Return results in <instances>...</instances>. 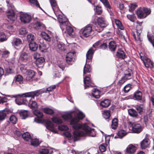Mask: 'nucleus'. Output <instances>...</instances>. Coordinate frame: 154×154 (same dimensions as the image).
I'll use <instances>...</instances> for the list:
<instances>
[{
    "mask_svg": "<svg viewBox=\"0 0 154 154\" xmlns=\"http://www.w3.org/2000/svg\"><path fill=\"white\" fill-rule=\"evenodd\" d=\"M27 33V31L25 28H21L19 30V34L23 36H25Z\"/></svg>",
    "mask_w": 154,
    "mask_h": 154,
    "instance_id": "nucleus-49",
    "label": "nucleus"
},
{
    "mask_svg": "<svg viewBox=\"0 0 154 154\" xmlns=\"http://www.w3.org/2000/svg\"><path fill=\"white\" fill-rule=\"evenodd\" d=\"M52 121L55 123L57 124H60L62 123V121L60 118L53 117L52 118Z\"/></svg>",
    "mask_w": 154,
    "mask_h": 154,
    "instance_id": "nucleus-44",
    "label": "nucleus"
},
{
    "mask_svg": "<svg viewBox=\"0 0 154 154\" xmlns=\"http://www.w3.org/2000/svg\"><path fill=\"white\" fill-rule=\"evenodd\" d=\"M45 124L47 128L50 131L55 133L56 131L54 128V125L53 123L50 121L47 120L45 121Z\"/></svg>",
    "mask_w": 154,
    "mask_h": 154,
    "instance_id": "nucleus-12",
    "label": "nucleus"
},
{
    "mask_svg": "<svg viewBox=\"0 0 154 154\" xmlns=\"http://www.w3.org/2000/svg\"><path fill=\"white\" fill-rule=\"evenodd\" d=\"M109 48L111 51H114L116 48V45L114 41H111L109 43Z\"/></svg>",
    "mask_w": 154,
    "mask_h": 154,
    "instance_id": "nucleus-32",
    "label": "nucleus"
},
{
    "mask_svg": "<svg viewBox=\"0 0 154 154\" xmlns=\"http://www.w3.org/2000/svg\"><path fill=\"white\" fill-rule=\"evenodd\" d=\"M44 111L45 113L51 115L53 114L54 113L53 109L48 108H45L44 109Z\"/></svg>",
    "mask_w": 154,
    "mask_h": 154,
    "instance_id": "nucleus-45",
    "label": "nucleus"
},
{
    "mask_svg": "<svg viewBox=\"0 0 154 154\" xmlns=\"http://www.w3.org/2000/svg\"><path fill=\"white\" fill-rule=\"evenodd\" d=\"M63 118L66 120H67L71 119L72 118L71 115L70 114L64 115L62 116Z\"/></svg>",
    "mask_w": 154,
    "mask_h": 154,
    "instance_id": "nucleus-59",
    "label": "nucleus"
},
{
    "mask_svg": "<svg viewBox=\"0 0 154 154\" xmlns=\"http://www.w3.org/2000/svg\"><path fill=\"white\" fill-rule=\"evenodd\" d=\"M58 21L60 24V26L62 31L65 30V27L69 24L67 19L63 15H59Z\"/></svg>",
    "mask_w": 154,
    "mask_h": 154,
    "instance_id": "nucleus-6",
    "label": "nucleus"
},
{
    "mask_svg": "<svg viewBox=\"0 0 154 154\" xmlns=\"http://www.w3.org/2000/svg\"><path fill=\"white\" fill-rule=\"evenodd\" d=\"M127 134L126 132L123 130H121L118 131L117 133L118 136L120 138H122Z\"/></svg>",
    "mask_w": 154,
    "mask_h": 154,
    "instance_id": "nucleus-43",
    "label": "nucleus"
},
{
    "mask_svg": "<svg viewBox=\"0 0 154 154\" xmlns=\"http://www.w3.org/2000/svg\"><path fill=\"white\" fill-rule=\"evenodd\" d=\"M101 2L103 3L105 7L107 8V9L111 8L110 5L106 0H102Z\"/></svg>",
    "mask_w": 154,
    "mask_h": 154,
    "instance_id": "nucleus-51",
    "label": "nucleus"
},
{
    "mask_svg": "<svg viewBox=\"0 0 154 154\" xmlns=\"http://www.w3.org/2000/svg\"><path fill=\"white\" fill-rule=\"evenodd\" d=\"M39 48L42 52H44L48 48V45L42 44L39 45Z\"/></svg>",
    "mask_w": 154,
    "mask_h": 154,
    "instance_id": "nucleus-41",
    "label": "nucleus"
},
{
    "mask_svg": "<svg viewBox=\"0 0 154 154\" xmlns=\"http://www.w3.org/2000/svg\"><path fill=\"white\" fill-rule=\"evenodd\" d=\"M132 130L134 133H139L142 131L141 125L139 124H134Z\"/></svg>",
    "mask_w": 154,
    "mask_h": 154,
    "instance_id": "nucleus-14",
    "label": "nucleus"
},
{
    "mask_svg": "<svg viewBox=\"0 0 154 154\" xmlns=\"http://www.w3.org/2000/svg\"><path fill=\"white\" fill-rule=\"evenodd\" d=\"M142 93L140 91H137L134 93L133 98L136 100H142Z\"/></svg>",
    "mask_w": 154,
    "mask_h": 154,
    "instance_id": "nucleus-17",
    "label": "nucleus"
},
{
    "mask_svg": "<svg viewBox=\"0 0 154 154\" xmlns=\"http://www.w3.org/2000/svg\"><path fill=\"white\" fill-rule=\"evenodd\" d=\"M50 2L54 12L56 10H58L56 2L54 0H50Z\"/></svg>",
    "mask_w": 154,
    "mask_h": 154,
    "instance_id": "nucleus-40",
    "label": "nucleus"
},
{
    "mask_svg": "<svg viewBox=\"0 0 154 154\" xmlns=\"http://www.w3.org/2000/svg\"><path fill=\"white\" fill-rule=\"evenodd\" d=\"M20 70L23 73L26 74V79L27 80L30 81H32V79L35 75L34 71L31 70H27L26 69L23 68H21Z\"/></svg>",
    "mask_w": 154,
    "mask_h": 154,
    "instance_id": "nucleus-7",
    "label": "nucleus"
},
{
    "mask_svg": "<svg viewBox=\"0 0 154 154\" xmlns=\"http://www.w3.org/2000/svg\"><path fill=\"white\" fill-rule=\"evenodd\" d=\"M56 88V86L55 85H51L48 88H46V89H42L39 90H37L35 91H34V94L36 93H38L37 95L35 96V97H37L40 94L43 93L45 92H46L47 91H52L54 89Z\"/></svg>",
    "mask_w": 154,
    "mask_h": 154,
    "instance_id": "nucleus-8",
    "label": "nucleus"
},
{
    "mask_svg": "<svg viewBox=\"0 0 154 154\" xmlns=\"http://www.w3.org/2000/svg\"><path fill=\"white\" fill-rule=\"evenodd\" d=\"M31 140V145L34 146H37L40 143L39 140L37 138L32 139Z\"/></svg>",
    "mask_w": 154,
    "mask_h": 154,
    "instance_id": "nucleus-35",
    "label": "nucleus"
},
{
    "mask_svg": "<svg viewBox=\"0 0 154 154\" xmlns=\"http://www.w3.org/2000/svg\"><path fill=\"white\" fill-rule=\"evenodd\" d=\"M75 60V58H71L69 57H66V60L67 63L68 64H72V63L74 62Z\"/></svg>",
    "mask_w": 154,
    "mask_h": 154,
    "instance_id": "nucleus-50",
    "label": "nucleus"
},
{
    "mask_svg": "<svg viewBox=\"0 0 154 154\" xmlns=\"http://www.w3.org/2000/svg\"><path fill=\"white\" fill-rule=\"evenodd\" d=\"M100 151L101 152H103L106 150V147L103 144L101 145L99 147Z\"/></svg>",
    "mask_w": 154,
    "mask_h": 154,
    "instance_id": "nucleus-64",
    "label": "nucleus"
},
{
    "mask_svg": "<svg viewBox=\"0 0 154 154\" xmlns=\"http://www.w3.org/2000/svg\"><path fill=\"white\" fill-rule=\"evenodd\" d=\"M29 1L31 3L35 5L36 6H38L41 9L37 0H29Z\"/></svg>",
    "mask_w": 154,
    "mask_h": 154,
    "instance_id": "nucleus-61",
    "label": "nucleus"
},
{
    "mask_svg": "<svg viewBox=\"0 0 154 154\" xmlns=\"http://www.w3.org/2000/svg\"><path fill=\"white\" fill-rule=\"evenodd\" d=\"M93 18L94 20H92V23L96 26L95 27V29L98 32H100L103 30V29L106 26L105 20L104 19L103 17H99L96 19V17L94 16Z\"/></svg>",
    "mask_w": 154,
    "mask_h": 154,
    "instance_id": "nucleus-3",
    "label": "nucleus"
},
{
    "mask_svg": "<svg viewBox=\"0 0 154 154\" xmlns=\"http://www.w3.org/2000/svg\"><path fill=\"white\" fill-rule=\"evenodd\" d=\"M45 60V59L43 57H40L39 58L36 60L35 63L37 66L40 67L43 65Z\"/></svg>",
    "mask_w": 154,
    "mask_h": 154,
    "instance_id": "nucleus-26",
    "label": "nucleus"
},
{
    "mask_svg": "<svg viewBox=\"0 0 154 154\" xmlns=\"http://www.w3.org/2000/svg\"><path fill=\"white\" fill-rule=\"evenodd\" d=\"M21 21L24 23H29L31 20V16L27 13H23L20 15Z\"/></svg>",
    "mask_w": 154,
    "mask_h": 154,
    "instance_id": "nucleus-9",
    "label": "nucleus"
},
{
    "mask_svg": "<svg viewBox=\"0 0 154 154\" xmlns=\"http://www.w3.org/2000/svg\"><path fill=\"white\" fill-rule=\"evenodd\" d=\"M7 6L8 9L7 10V13L8 14L7 15L8 17L12 22L14 21L16 19L15 16V14L13 11L14 9V6L11 3L10 4L7 1Z\"/></svg>",
    "mask_w": 154,
    "mask_h": 154,
    "instance_id": "nucleus-4",
    "label": "nucleus"
},
{
    "mask_svg": "<svg viewBox=\"0 0 154 154\" xmlns=\"http://www.w3.org/2000/svg\"><path fill=\"white\" fill-rule=\"evenodd\" d=\"M40 154H48L49 150L47 149H41L39 150Z\"/></svg>",
    "mask_w": 154,
    "mask_h": 154,
    "instance_id": "nucleus-55",
    "label": "nucleus"
},
{
    "mask_svg": "<svg viewBox=\"0 0 154 154\" xmlns=\"http://www.w3.org/2000/svg\"><path fill=\"white\" fill-rule=\"evenodd\" d=\"M92 30V28L91 25H87L83 29V35L85 37H88L90 35Z\"/></svg>",
    "mask_w": 154,
    "mask_h": 154,
    "instance_id": "nucleus-10",
    "label": "nucleus"
},
{
    "mask_svg": "<svg viewBox=\"0 0 154 154\" xmlns=\"http://www.w3.org/2000/svg\"><path fill=\"white\" fill-rule=\"evenodd\" d=\"M57 48L61 51H64L65 50L64 44L60 42L57 43Z\"/></svg>",
    "mask_w": 154,
    "mask_h": 154,
    "instance_id": "nucleus-42",
    "label": "nucleus"
},
{
    "mask_svg": "<svg viewBox=\"0 0 154 154\" xmlns=\"http://www.w3.org/2000/svg\"><path fill=\"white\" fill-rule=\"evenodd\" d=\"M150 143L149 139L147 138H145L140 143L141 147L142 149H145L149 147Z\"/></svg>",
    "mask_w": 154,
    "mask_h": 154,
    "instance_id": "nucleus-13",
    "label": "nucleus"
},
{
    "mask_svg": "<svg viewBox=\"0 0 154 154\" xmlns=\"http://www.w3.org/2000/svg\"><path fill=\"white\" fill-rule=\"evenodd\" d=\"M35 28L36 29L39 30H44L45 29V25L40 22H37L35 23Z\"/></svg>",
    "mask_w": 154,
    "mask_h": 154,
    "instance_id": "nucleus-24",
    "label": "nucleus"
},
{
    "mask_svg": "<svg viewBox=\"0 0 154 154\" xmlns=\"http://www.w3.org/2000/svg\"><path fill=\"white\" fill-rule=\"evenodd\" d=\"M128 18L132 22H134L135 19V17L134 14H128L127 16Z\"/></svg>",
    "mask_w": 154,
    "mask_h": 154,
    "instance_id": "nucleus-52",
    "label": "nucleus"
},
{
    "mask_svg": "<svg viewBox=\"0 0 154 154\" xmlns=\"http://www.w3.org/2000/svg\"><path fill=\"white\" fill-rule=\"evenodd\" d=\"M59 129L61 131H67L69 128L66 125H61L58 127Z\"/></svg>",
    "mask_w": 154,
    "mask_h": 154,
    "instance_id": "nucleus-57",
    "label": "nucleus"
},
{
    "mask_svg": "<svg viewBox=\"0 0 154 154\" xmlns=\"http://www.w3.org/2000/svg\"><path fill=\"white\" fill-rule=\"evenodd\" d=\"M136 150V147L130 144L128 146L126 149L127 152L131 153L134 152Z\"/></svg>",
    "mask_w": 154,
    "mask_h": 154,
    "instance_id": "nucleus-22",
    "label": "nucleus"
},
{
    "mask_svg": "<svg viewBox=\"0 0 154 154\" xmlns=\"http://www.w3.org/2000/svg\"><path fill=\"white\" fill-rule=\"evenodd\" d=\"M96 12L98 14H101L102 12L101 7L99 6H97L96 7Z\"/></svg>",
    "mask_w": 154,
    "mask_h": 154,
    "instance_id": "nucleus-54",
    "label": "nucleus"
},
{
    "mask_svg": "<svg viewBox=\"0 0 154 154\" xmlns=\"http://www.w3.org/2000/svg\"><path fill=\"white\" fill-rule=\"evenodd\" d=\"M95 51V50L93 49L92 48L89 49L86 54V62L88 61V60H90L92 59Z\"/></svg>",
    "mask_w": 154,
    "mask_h": 154,
    "instance_id": "nucleus-15",
    "label": "nucleus"
},
{
    "mask_svg": "<svg viewBox=\"0 0 154 154\" xmlns=\"http://www.w3.org/2000/svg\"><path fill=\"white\" fill-rule=\"evenodd\" d=\"M65 29H66L69 35L72 37H73V35L72 33H73V30L72 28L69 26V24L68 26H65Z\"/></svg>",
    "mask_w": 154,
    "mask_h": 154,
    "instance_id": "nucleus-30",
    "label": "nucleus"
},
{
    "mask_svg": "<svg viewBox=\"0 0 154 154\" xmlns=\"http://www.w3.org/2000/svg\"><path fill=\"white\" fill-rule=\"evenodd\" d=\"M29 58V56L25 52L22 53L20 55V59L24 62H26Z\"/></svg>",
    "mask_w": 154,
    "mask_h": 154,
    "instance_id": "nucleus-21",
    "label": "nucleus"
},
{
    "mask_svg": "<svg viewBox=\"0 0 154 154\" xmlns=\"http://www.w3.org/2000/svg\"><path fill=\"white\" fill-rule=\"evenodd\" d=\"M118 120L117 119L114 118L112 121L111 128L113 129H116L118 127Z\"/></svg>",
    "mask_w": 154,
    "mask_h": 154,
    "instance_id": "nucleus-37",
    "label": "nucleus"
},
{
    "mask_svg": "<svg viewBox=\"0 0 154 154\" xmlns=\"http://www.w3.org/2000/svg\"><path fill=\"white\" fill-rule=\"evenodd\" d=\"M58 67L61 69L62 70H63L65 67V64L63 62L59 63L58 64Z\"/></svg>",
    "mask_w": 154,
    "mask_h": 154,
    "instance_id": "nucleus-63",
    "label": "nucleus"
},
{
    "mask_svg": "<svg viewBox=\"0 0 154 154\" xmlns=\"http://www.w3.org/2000/svg\"><path fill=\"white\" fill-rule=\"evenodd\" d=\"M7 36L5 33L0 32V42H2L6 40Z\"/></svg>",
    "mask_w": 154,
    "mask_h": 154,
    "instance_id": "nucleus-46",
    "label": "nucleus"
},
{
    "mask_svg": "<svg viewBox=\"0 0 154 154\" xmlns=\"http://www.w3.org/2000/svg\"><path fill=\"white\" fill-rule=\"evenodd\" d=\"M135 108L138 113L141 115L145 110L144 107L143 105L141 104H138L135 106Z\"/></svg>",
    "mask_w": 154,
    "mask_h": 154,
    "instance_id": "nucleus-16",
    "label": "nucleus"
},
{
    "mask_svg": "<svg viewBox=\"0 0 154 154\" xmlns=\"http://www.w3.org/2000/svg\"><path fill=\"white\" fill-rule=\"evenodd\" d=\"M110 111L109 110H104L103 113V116L104 118L106 119H108L107 121H109V118L110 116Z\"/></svg>",
    "mask_w": 154,
    "mask_h": 154,
    "instance_id": "nucleus-39",
    "label": "nucleus"
},
{
    "mask_svg": "<svg viewBox=\"0 0 154 154\" xmlns=\"http://www.w3.org/2000/svg\"><path fill=\"white\" fill-rule=\"evenodd\" d=\"M116 56L119 58L124 59L125 57V52L121 50H119L116 53Z\"/></svg>",
    "mask_w": 154,
    "mask_h": 154,
    "instance_id": "nucleus-19",
    "label": "nucleus"
},
{
    "mask_svg": "<svg viewBox=\"0 0 154 154\" xmlns=\"http://www.w3.org/2000/svg\"><path fill=\"white\" fill-rule=\"evenodd\" d=\"M129 114L134 118H137L138 115V112L133 109H129L128 110Z\"/></svg>",
    "mask_w": 154,
    "mask_h": 154,
    "instance_id": "nucleus-20",
    "label": "nucleus"
},
{
    "mask_svg": "<svg viewBox=\"0 0 154 154\" xmlns=\"http://www.w3.org/2000/svg\"><path fill=\"white\" fill-rule=\"evenodd\" d=\"M127 80L123 77L119 81L118 83V85L121 86Z\"/></svg>",
    "mask_w": 154,
    "mask_h": 154,
    "instance_id": "nucleus-62",
    "label": "nucleus"
},
{
    "mask_svg": "<svg viewBox=\"0 0 154 154\" xmlns=\"http://www.w3.org/2000/svg\"><path fill=\"white\" fill-rule=\"evenodd\" d=\"M29 47L30 50L35 51L38 48V45L36 42H31L29 44Z\"/></svg>",
    "mask_w": 154,
    "mask_h": 154,
    "instance_id": "nucleus-28",
    "label": "nucleus"
},
{
    "mask_svg": "<svg viewBox=\"0 0 154 154\" xmlns=\"http://www.w3.org/2000/svg\"><path fill=\"white\" fill-rule=\"evenodd\" d=\"M35 38V36L33 34L30 33L27 36V40L29 42L33 41Z\"/></svg>",
    "mask_w": 154,
    "mask_h": 154,
    "instance_id": "nucleus-48",
    "label": "nucleus"
},
{
    "mask_svg": "<svg viewBox=\"0 0 154 154\" xmlns=\"http://www.w3.org/2000/svg\"><path fill=\"white\" fill-rule=\"evenodd\" d=\"M151 12L150 10L147 8H143L137 10L136 14L138 18H144L149 15Z\"/></svg>",
    "mask_w": 154,
    "mask_h": 154,
    "instance_id": "nucleus-5",
    "label": "nucleus"
},
{
    "mask_svg": "<svg viewBox=\"0 0 154 154\" xmlns=\"http://www.w3.org/2000/svg\"><path fill=\"white\" fill-rule=\"evenodd\" d=\"M131 88V85L128 84L124 88V91L125 93H127L130 90Z\"/></svg>",
    "mask_w": 154,
    "mask_h": 154,
    "instance_id": "nucleus-53",
    "label": "nucleus"
},
{
    "mask_svg": "<svg viewBox=\"0 0 154 154\" xmlns=\"http://www.w3.org/2000/svg\"><path fill=\"white\" fill-rule=\"evenodd\" d=\"M141 30H136V32L137 36V38L136 37L135 33L134 32H132V35L133 36L134 39L136 41H139L140 42L141 41V40L140 38V34L141 33Z\"/></svg>",
    "mask_w": 154,
    "mask_h": 154,
    "instance_id": "nucleus-25",
    "label": "nucleus"
},
{
    "mask_svg": "<svg viewBox=\"0 0 154 154\" xmlns=\"http://www.w3.org/2000/svg\"><path fill=\"white\" fill-rule=\"evenodd\" d=\"M29 106L30 108L32 109H37L38 106L37 103L35 101H33L31 100L29 105Z\"/></svg>",
    "mask_w": 154,
    "mask_h": 154,
    "instance_id": "nucleus-29",
    "label": "nucleus"
},
{
    "mask_svg": "<svg viewBox=\"0 0 154 154\" xmlns=\"http://www.w3.org/2000/svg\"><path fill=\"white\" fill-rule=\"evenodd\" d=\"M42 37L46 41L50 42L51 41V37L48 34L44 32H42L41 33Z\"/></svg>",
    "mask_w": 154,
    "mask_h": 154,
    "instance_id": "nucleus-38",
    "label": "nucleus"
},
{
    "mask_svg": "<svg viewBox=\"0 0 154 154\" xmlns=\"http://www.w3.org/2000/svg\"><path fill=\"white\" fill-rule=\"evenodd\" d=\"M23 78L20 75H18L16 76L14 80L16 83L17 84H22L23 82Z\"/></svg>",
    "mask_w": 154,
    "mask_h": 154,
    "instance_id": "nucleus-23",
    "label": "nucleus"
},
{
    "mask_svg": "<svg viewBox=\"0 0 154 154\" xmlns=\"http://www.w3.org/2000/svg\"><path fill=\"white\" fill-rule=\"evenodd\" d=\"M85 116V115L83 113L79 112L78 115V117L73 118L71 121V124L73 125V128L75 130L73 132L75 139L76 138L75 136H94V135L92 134L93 132H94V129L91 128L86 124L83 125V131L78 130L82 127V126L81 125L77 123L79 122L80 119H82Z\"/></svg>",
    "mask_w": 154,
    "mask_h": 154,
    "instance_id": "nucleus-1",
    "label": "nucleus"
},
{
    "mask_svg": "<svg viewBox=\"0 0 154 154\" xmlns=\"http://www.w3.org/2000/svg\"><path fill=\"white\" fill-rule=\"evenodd\" d=\"M84 82L85 89H86L87 87L93 86L91 84V80L90 78L88 76H86L84 78Z\"/></svg>",
    "mask_w": 154,
    "mask_h": 154,
    "instance_id": "nucleus-18",
    "label": "nucleus"
},
{
    "mask_svg": "<svg viewBox=\"0 0 154 154\" xmlns=\"http://www.w3.org/2000/svg\"><path fill=\"white\" fill-rule=\"evenodd\" d=\"M12 44L13 46L16 48L20 46L22 44V42L20 39L17 38H14L12 42Z\"/></svg>",
    "mask_w": 154,
    "mask_h": 154,
    "instance_id": "nucleus-11",
    "label": "nucleus"
},
{
    "mask_svg": "<svg viewBox=\"0 0 154 154\" xmlns=\"http://www.w3.org/2000/svg\"><path fill=\"white\" fill-rule=\"evenodd\" d=\"M6 116V113L4 111H2L0 112V120H2L4 119Z\"/></svg>",
    "mask_w": 154,
    "mask_h": 154,
    "instance_id": "nucleus-58",
    "label": "nucleus"
},
{
    "mask_svg": "<svg viewBox=\"0 0 154 154\" xmlns=\"http://www.w3.org/2000/svg\"><path fill=\"white\" fill-rule=\"evenodd\" d=\"M38 93L34 94V91L28 92L27 93H24L21 94H18L15 95H11L10 97H14L16 98L15 102L18 105H21L23 104L22 99H20V97H31L32 98H34V97L35 96L37 95ZM10 97V96H8Z\"/></svg>",
    "mask_w": 154,
    "mask_h": 154,
    "instance_id": "nucleus-2",
    "label": "nucleus"
},
{
    "mask_svg": "<svg viewBox=\"0 0 154 154\" xmlns=\"http://www.w3.org/2000/svg\"><path fill=\"white\" fill-rule=\"evenodd\" d=\"M29 112L27 110L21 111L20 113V117L22 119H25L29 115Z\"/></svg>",
    "mask_w": 154,
    "mask_h": 154,
    "instance_id": "nucleus-34",
    "label": "nucleus"
},
{
    "mask_svg": "<svg viewBox=\"0 0 154 154\" xmlns=\"http://www.w3.org/2000/svg\"><path fill=\"white\" fill-rule=\"evenodd\" d=\"M33 113L35 115L40 118H42L43 116V113L37 109L33 111Z\"/></svg>",
    "mask_w": 154,
    "mask_h": 154,
    "instance_id": "nucleus-47",
    "label": "nucleus"
},
{
    "mask_svg": "<svg viewBox=\"0 0 154 154\" xmlns=\"http://www.w3.org/2000/svg\"><path fill=\"white\" fill-rule=\"evenodd\" d=\"M110 103V101L109 100L106 99L101 102L100 105L103 107L107 108L109 106Z\"/></svg>",
    "mask_w": 154,
    "mask_h": 154,
    "instance_id": "nucleus-27",
    "label": "nucleus"
},
{
    "mask_svg": "<svg viewBox=\"0 0 154 154\" xmlns=\"http://www.w3.org/2000/svg\"><path fill=\"white\" fill-rule=\"evenodd\" d=\"M23 104H24L26 105H29V103H30L31 100H28L27 99H22Z\"/></svg>",
    "mask_w": 154,
    "mask_h": 154,
    "instance_id": "nucleus-60",
    "label": "nucleus"
},
{
    "mask_svg": "<svg viewBox=\"0 0 154 154\" xmlns=\"http://www.w3.org/2000/svg\"><path fill=\"white\" fill-rule=\"evenodd\" d=\"M91 71V69L90 66L88 65L85 64L83 70L84 75L90 72Z\"/></svg>",
    "mask_w": 154,
    "mask_h": 154,
    "instance_id": "nucleus-36",
    "label": "nucleus"
},
{
    "mask_svg": "<svg viewBox=\"0 0 154 154\" xmlns=\"http://www.w3.org/2000/svg\"><path fill=\"white\" fill-rule=\"evenodd\" d=\"M92 93V95L95 98L98 99L100 97V91L97 89H94Z\"/></svg>",
    "mask_w": 154,
    "mask_h": 154,
    "instance_id": "nucleus-31",
    "label": "nucleus"
},
{
    "mask_svg": "<svg viewBox=\"0 0 154 154\" xmlns=\"http://www.w3.org/2000/svg\"><path fill=\"white\" fill-rule=\"evenodd\" d=\"M10 122L14 124H15L16 122L17 119L15 116L12 115L11 116L10 119Z\"/></svg>",
    "mask_w": 154,
    "mask_h": 154,
    "instance_id": "nucleus-56",
    "label": "nucleus"
},
{
    "mask_svg": "<svg viewBox=\"0 0 154 154\" xmlns=\"http://www.w3.org/2000/svg\"><path fill=\"white\" fill-rule=\"evenodd\" d=\"M22 137L23 139L25 141H29L31 139V137L29 133L26 132L22 134Z\"/></svg>",
    "mask_w": 154,
    "mask_h": 154,
    "instance_id": "nucleus-33",
    "label": "nucleus"
}]
</instances>
